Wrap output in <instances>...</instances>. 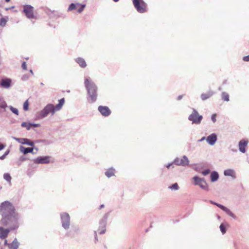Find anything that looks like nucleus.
Here are the masks:
<instances>
[{
  "instance_id": "2",
  "label": "nucleus",
  "mask_w": 249,
  "mask_h": 249,
  "mask_svg": "<svg viewBox=\"0 0 249 249\" xmlns=\"http://www.w3.org/2000/svg\"><path fill=\"white\" fill-rule=\"evenodd\" d=\"M64 103L65 99L63 98L58 101V104L56 106L52 104H47L39 112V117L41 118H44L46 117L50 114H51V116H53L56 111H59L61 109Z\"/></svg>"
},
{
  "instance_id": "38",
  "label": "nucleus",
  "mask_w": 249,
  "mask_h": 249,
  "mask_svg": "<svg viewBox=\"0 0 249 249\" xmlns=\"http://www.w3.org/2000/svg\"><path fill=\"white\" fill-rule=\"evenodd\" d=\"M211 119L213 123H215L216 122V114H213L212 115Z\"/></svg>"
},
{
  "instance_id": "8",
  "label": "nucleus",
  "mask_w": 249,
  "mask_h": 249,
  "mask_svg": "<svg viewBox=\"0 0 249 249\" xmlns=\"http://www.w3.org/2000/svg\"><path fill=\"white\" fill-rule=\"evenodd\" d=\"M108 215V213L105 214L100 221L99 227L97 231L100 234H103L105 232Z\"/></svg>"
},
{
  "instance_id": "20",
  "label": "nucleus",
  "mask_w": 249,
  "mask_h": 249,
  "mask_svg": "<svg viewBox=\"0 0 249 249\" xmlns=\"http://www.w3.org/2000/svg\"><path fill=\"white\" fill-rule=\"evenodd\" d=\"M19 150L20 151L24 154H27L28 153H32L33 154L35 153L33 152L34 148L33 147H25L23 146H20Z\"/></svg>"
},
{
  "instance_id": "25",
  "label": "nucleus",
  "mask_w": 249,
  "mask_h": 249,
  "mask_svg": "<svg viewBox=\"0 0 249 249\" xmlns=\"http://www.w3.org/2000/svg\"><path fill=\"white\" fill-rule=\"evenodd\" d=\"M10 231L9 229H4L1 227V239L5 238L8 235L9 232Z\"/></svg>"
},
{
  "instance_id": "24",
  "label": "nucleus",
  "mask_w": 249,
  "mask_h": 249,
  "mask_svg": "<svg viewBox=\"0 0 249 249\" xmlns=\"http://www.w3.org/2000/svg\"><path fill=\"white\" fill-rule=\"evenodd\" d=\"M105 175L107 178H110L115 175V169L114 168H110L105 172Z\"/></svg>"
},
{
  "instance_id": "47",
  "label": "nucleus",
  "mask_w": 249,
  "mask_h": 249,
  "mask_svg": "<svg viewBox=\"0 0 249 249\" xmlns=\"http://www.w3.org/2000/svg\"><path fill=\"white\" fill-rule=\"evenodd\" d=\"M4 147V146L3 144L1 143V150L3 149Z\"/></svg>"
},
{
  "instance_id": "16",
  "label": "nucleus",
  "mask_w": 249,
  "mask_h": 249,
  "mask_svg": "<svg viewBox=\"0 0 249 249\" xmlns=\"http://www.w3.org/2000/svg\"><path fill=\"white\" fill-rule=\"evenodd\" d=\"M4 245H7L9 249H18L19 245V243L18 242L17 239L15 238L11 244H8L7 240H5Z\"/></svg>"
},
{
  "instance_id": "44",
  "label": "nucleus",
  "mask_w": 249,
  "mask_h": 249,
  "mask_svg": "<svg viewBox=\"0 0 249 249\" xmlns=\"http://www.w3.org/2000/svg\"><path fill=\"white\" fill-rule=\"evenodd\" d=\"M94 236H95V242H96L98 241V239L97 238V231H94Z\"/></svg>"
},
{
  "instance_id": "48",
  "label": "nucleus",
  "mask_w": 249,
  "mask_h": 249,
  "mask_svg": "<svg viewBox=\"0 0 249 249\" xmlns=\"http://www.w3.org/2000/svg\"><path fill=\"white\" fill-rule=\"evenodd\" d=\"M30 72H31V73L32 74H34L33 71H32V70H30Z\"/></svg>"
},
{
  "instance_id": "10",
  "label": "nucleus",
  "mask_w": 249,
  "mask_h": 249,
  "mask_svg": "<svg viewBox=\"0 0 249 249\" xmlns=\"http://www.w3.org/2000/svg\"><path fill=\"white\" fill-rule=\"evenodd\" d=\"M23 12L25 14L26 17L29 19L35 18V17L34 14V7L30 5H26L23 7Z\"/></svg>"
},
{
  "instance_id": "28",
  "label": "nucleus",
  "mask_w": 249,
  "mask_h": 249,
  "mask_svg": "<svg viewBox=\"0 0 249 249\" xmlns=\"http://www.w3.org/2000/svg\"><path fill=\"white\" fill-rule=\"evenodd\" d=\"M168 189L172 191H178L179 190V187L177 183H175L168 186Z\"/></svg>"
},
{
  "instance_id": "1",
  "label": "nucleus",
  "mask_w": 249,
  "mask_h": 249,
  "mask_svg": "<svg viewBox=\"0 0 249 249\" xmlns=\"http://www.w3.org/2000/svg\"><path fill=\"white\" fill-rule=\"evenodd\" d=\"M1 224L14 229V226L18 222L19 215L9 201H6L1 203Z\"/></svg>"
},
{
  "instance_id": "53",
  "label": "nucleus",
  "mask_w": 249,
  "mask_h": 249,
  "mask_svg": "<svg viewBox=\"0 0 249 249\" xmlns=\"http://www.w3.org/2000/svg\"><path fill=\"white\" fill-rule=\"evenodd\" d=\"M10 0H5L6 2H9Z\"/></svg>"
},
{
  "instance_id": "7",
  "label": "nucleus",
  "mask_w": 249,
  "mask_h": 249,
  "mask_svg": "<svg viewBox=\"0 0 249 249\" xmlns=\"http://www.w3.org/2000/svg\"><path fill=\"white\" fill-rule=\"evenodd\" d=\"M193 179L195 181V184L196 185L199 186L201 189L205 191H209V188L208 185L206 182L204 178H200L197 176H195L193 178Z\"/></svg>"
},
{
  "instance_id": "43",
  "label": "nucleus",
  "mask_w": 249,
  "mask_h": 249,
  "mask_svg": "<svg viewBox=\"0 0 249 249\" xmlns=\"http://www.w3.org/2000/svg\"><path fill=\"white\" fill-rule=\"evenodd\" d=\"M39 126V124H32V126L38 127Z\"/></svg>"
},
{
  "instance_id": "5",
  "label": "nucleus",
  "mask_w": 249,
  "mask_h": 249,
  "mask_svg": "<svg viewBox=\"0 0 249 249\" xmlns=\"http://www.w3.org/2000/svg\"><path fill=\"white\" fill-rule=\"evenodd\" d=\"M133 4L139 13H144L147 11V4L143 0H133Z\"/></svg>"
},
{
  "instance_id": "15",
  "label": "nucleus",
  "mask_w": 249,
  "mask_h": 249,
  "mask_svg": "<svg viewBox=\"0 0 249 249\" xmlns=\"http://www.w3.org/2000/svg\"><path fill=\"white\" fill-rule=\"evenodd\" d=\"M98 109L101 114L105 117L109 116L111 113V111L109 108L106 106H100Z\"/></svg>"
},
{
  "instance_id": "13",
  "label": "nucleus",
  "mask_w": 249,
  "mask_h": 249,
  "mask_svg": "<svg viewBox=\"0 0 249 249\" xmlns=\"http://www.w3.org/2000/svg\"><path fill=\"white\" fill-rule=\"evenodd\" d=\"M12 85V80L9 78H2L1 79V87L6 89H9Z\"/></svg>"
},
{
  "instance_id": "17",
  "label": "nucleus",
  "mask_w": 249,
  "mask_h": 249,
  "mask_svg": "<svg viewBox=\"0 0 249 249\" xmlns=\"http://www.w3.org/2000/svg\"><path fill=\"white\" fill-rule=\"evenodd\" d=\"M217 139V135L215 133H213L206 138V141L210 145H213L216 142Z\"/></svg>"
},
{
  "instance_id": "45",
  "label": "nucleus",
  "mask_w": 249,
  "mask_h": 249,
  "mask_svg": "<svg viewBox=\"0 0 249 249\" xmlns=\"http://www.w3.org/2000/svg\"><path fill=\"white\" fill-rule=\"evenodd\" d=\"M183 97V95H179L178 97V100H181Z\"/></svg>"
},
{
  "instance_id": "4",
  "label": "nucleus",
  "mask_w": 249,
  "mask_h": 249,
  "mask_svg": "<svg viewBox=\"0 0 249 249\" xmlns=\"http://www.w3.org/2000/svg\"><path fill=\"white\" fill-rule=\"evenodd\" d=\"M62 227L66 230L69 229L71 225V218L68 213L64 212L60 214Z\"/></svg>"
},
{
  "instance_id": "18",
  "label": "nucleus",
  "mask_w": 249,
  "mask_h": 249,
  "mask_svg": "<svg viewBox=\"0 0 249 249\" xmlns=\"http://www.w3.org/2000/svg\"><path fill=\"white\" fill-rule=\"evenodd\" d=\"M13 139L16 140L18 142L23 144H27L30 146H34V143L33 142L31 141L30 140L26 138H17L15 137H13Z\"/></svg>"
},
{
  "instance_id": "27",
  "label": "nucleus",
  "mask_w": 249,
  "mask_h": 249,
  "mask_svg": "<svg viewBox=\"0 0 249 249\" xmlns=\"http://www.w3.org/2000/svg\"><path fill=\"white\" fill-rule=\"evenodd\" d=\"M221 98L222 100L224 101H229L230 99L229 94L226 92H222L221 94Z\"/></svg>"
},
{
  "instance_id": "51",
  "label": "nucleus",
  "mask_w": 249,
  "mask_h": 249,
  "mask_svg": "<svg viewBox=\"0 0 249 249\" xmlns=\"http://www.w3.org/2000/svg\"><path fill=\"white\" fill-rule=\"evenodd\" d=\"M115 2H117L119 0H113Z\"/></svg>"
},
{
  "instance_id": "9",
  "label": "nucleus",
  "mask_w": 249,
  "mask_h": 249,
  "mask_svg": "<svg viewBox=\"0 0 249 249\" xmlns=\"http://www.w3.org/2000/svg\"><path fill=\"white\" fill-rule=\"evenodd\" d=\"M173 163L178 166H186L189 164V160L186 156H183L181 159L176 158L173 161Z\"/></svg>"
},
{
  "instance_id": "22",
  "label": "nucleus",
  "mask_w": 249,
  "mask_h": 249,
  "mask_svg": "<svg viewBox=\"0 0 249 249\" xmlns=\"http://www.w3.org/2000/svg\"><path fill=\"white\" fill-rule=\"evenodd\" d=\"M75 61L79 65V66L81 67H82L83 68L86 67V66H87L86 62L85 60L83 58L77 57L75 59Z\"/></svg>"
},
{
  "instance_id": "46",
  "label": "nucleus",
  "mask_w": 249,
  "mask_h": 249,
  "mask_svg": "<svg viewBox=\"0 0 249 249\" xmlns=\"http://www.w3.org/2000/svg\"><path fill=\"white\" fill-rule=\"evenodd\" d=\"M172 163H170L169 164H168L167 165H166V167L167 168H169L170 167V166L172 165Z\"/></svg>"
},
{
  "instance_id": "37",
  "label": "nucleus",
  "mask_w": 249,
  "mask_h": 249,
  "mask_svg": "<svg viewBox=\"0 0 249 249\" xmlns=\"http://www.w3.org/2000/svg\"><path fill=\"white\" fill-rule=\"evenodd\" d=\"M9 150H7L5 152V153L1 156V160H3L4 159L5 157L9 154Z\"/></svg>"
},
{
  "instance_id": "36",
  "label": "nucleus",
  "mask_w": 249,
  "mask_h": 249,
  "mask_svg": "<svg viewBox=\"0 0 249 249\" xmlns=\"http://www.w3.org/2000/svg\"><path fill=\"white\" fill-rule=\"evenodd\" d=\"M85 5L83 4L81 6V7L78 9V12L81 13L84 10Z\"/></svg>"
},
{
  "instance_id": "12",
  "label": "nucleus",
  "mask_w": 249,
  "mask_h": 249,
  "mask_svg": "<svg viewBox=\"0 0 249 249\" xmlns=\"http://www.w3.org/2000/svg\"><path fill=\"white\" fill-rule=\"evenodd\" d=\"M49 156L38 157L34 159L33 161L36 164H47L50 162Z\"/></svg>"
},
{
  "instance_id": "41",
  "label": "nucleus",
  "mask_w": 249,
  "mask_h": 249,
  "mask_svg": "<svg viewBox=\"0 0 249 249\" xmlns=\"http://www.w3.org/2000/svg\"><path fill=\"white\" fill-rule=\"evenodd\" d=\"M7 107L6 103L5 102H1V108H5Z\"/></svg>"
},
{
  "instance_id": "40",
  "label": "nucleus",
  "mask_w": 249,
  "mask_h": 249,
  "mask_svg": "<svg viewBox=\"0 0 249 249\" xmlns=\"http://www.w3.org/2000/svg\"><path fill=\"white\" fill-rule=\"evenodd\" d=\"M243 59L245 61H249V55L248 56H244Z\"/></svg>"
},
{
  "instance_id": "34",
  "label": "nucleus",
  "mask_w": 249,
  "mask_h": 249,
  "mask_svg": "<svg viewBox=\"0 0 249 249\" xmlns=\"http://www.w3.org/2000/svg\"><path fill=\"white\" fill-rule=\"evenodd\" d=\"M76 8V4L74 3H71L70 5L69 8H68V11H71L72 10H74Z\"/></svg>"
},
{
  "instance_id": "33",
  "label": "nucleus",
  "mask_w": 249,
  "mask_h": 249,
  "mask_svg": "<svg viewBox=\"0 0 249 249\" xmlns=\"http://www.w3.org/2000/svg\"><path fill=\"white\" fill-rule=\"evenodd\" d=\"M210 173V170L209 169H207L204 170L201 172V174L204 176L208 175Z\"/></svg>"
},
{
  "instance_id": "50",
  "label": "nucleus",
  "mask_w": 249,
  "mask_h": 249,
  "mask_svg": "<svg viewBox=\"0 0 249 249\" xmlns=\"http://www.w3.org/2000/svg\"><path fill=\"white\" fill-rule=\"evenodd\" d=\"M9 9H10V8H5V10H6V11L8 10Z\"/></svg>"
},
{
  "instance_id": "31",
  "label": "nucleus",
  "mask_w": 249,
  "mask_h": 249,
  "mask_svg": "<svg viewBox=\"0 0 249 249\" xmlns=\"http://www.w3.org/2000/svg\"><path fill=\"white\" fill-rule=\"evenodd\" d=\"M23 108L24 110L27 111L29 109V102L28 100H27L25 101V102L23 104Z\"/></svg>"
},
{
  "instance_id": "49",
  "label": "nucleus",
  "mask_w": 249,
  "mask_h": 249,
  "mask_svg": "<svg viewBox=\"0 0 249 249\" xmlns=\"http://www.w3.org/2000/svg\"><path fill=\"white\" fill-rule=\"evenodd\" d=\"M104 205H101V206H100V208H104Z\"/></svg>"
},
{
  "instance_id": "39",
  "label": "nucleus",
  "mask_w": 249,
  "mask_h": 249,
  "mask_svg": "<svg viewBox=\"0 0 249 249\" xmlns=\"http://www.w3.org/2000/svg\"><path fill=\"white\" fill-rule=\"evenodd\" d=\"M22 68L23 69L25 70H27V65H26V62H24L22 64Z\"/></svg>"
},
{
  "instance_id": "35",
  "label": "nucleus",
  "mask_w": 249,
  "mask_h": 249,
  "mask_svg": "<svg viewBox=\"0 0 249 249\" xmlns=\"http://www.w3.org/2000/svg\"><path fill=\"white\" fill-rule=\"evenodd\" d=\"M7 19L4 18H1V26H5L6 22H7Z\"/></svg>"
},
{
  "instance_id": "26",
  "label": "nucleus",
  "mask_w": 249,
  "mask_h": 249,
  "mask_svg": "<svg viewBox=\"0 0 249 249\" xmlns=\"http://www.w3.org/2000/svg\"><path fill=\"white\" fill-rule=\"evenodd\" d=\"M3 178L5 179L9 184V186L11 185V177L8 173H5L3 175Z\"/></svg>"
},
{
  "instance_id": "30",
  "label": "nucleus",
  "mask_w": 249,
  "mask_h": 249,
  "mask_svg": "<svg viewBox=\"0 0 249 249\" xmlns=\"http://www.w3.org/2000/svg\"><path fill=\"white\" fill-rule=\"evenodd\" d=\"M219 228H220V231H221V232L223 234H224L226 233V228L225 225L224 224H223V223L221 224L220 225Z\"/></svg>"
},
{
  "instance_id": "23",
  "label": "nucleus",
  "mask_w": 249,
  "mask_h": 249,
  "mask_svg": "<svg viewBox=\"0 0 249 249\" xmlns=\"http://www.w3.org/2000/svg\"><path fill=\"white\" fill-rule=\"evenodd\" d=\"M211 180L212 182H215L217 181L219 178V174L216 171H213L211 173Z\"/></svg>"
},
{
  "instance_id": "42",
  "label": "nucleus",
  "mask_w": 249,
  "mask_h": 249,
  "mask_svg": "<svg viewBox=\"0 0 249 249\" xmlns=\"http://www.w3.org/2000/svg\"><path fill=\"white\" fill-rule=\"evenodd\" d=\"M206 140V138L205 137H203L201 139L198 140V142H202L203 141Z\"/></svg>"
},
{
  "instance_id": "6",
  "label": "nucleus",
  "mask_w": 249,
  "mask_h": 249,
  "mask_svg": "<svg viewBox=\"0 0 249 249\" xmlns=\"http://www.w3.org/2000/svg\"><path fill=\"white\" fill-rule=\"evenodd\" d=\"M203 119L202 115L199 114L197 111L193 108L192 113L189 115L188 120L192 122L193 124H199Z\"/></svg>"
},
{
  "instance_id": "14",
  "label": "nucleus",
  "mask_w": 249,
  "mask_h": 249,
  "mask_svg": "<svg viewBox=\"0 0 249 249\" xmlns=\"http://www.w3.org/2000/svg\"><path fill=\"white\" fill-rule=\"evenodd\" d=\"M249 141L246 139H242L239 142L238 147L239 151L245 153L246 151V147L248 145Z\"/></svg>"
},
{
  "instance_id": "29",
  "label": "nucleus",
  "mask_w": 249,
  "mask_h": 249,
  "mask_svg": "<svg viewBox=\"0 0 249 249\" xmlns=\"http://www.w3.org/2000/svg\"><path fill=\"white\" fill-rule=\"evenodd\" d=\"M21 126L23 127H26L27 130H29L32 126V124L23 122L21 124Z\"/></svg>"
},
{
  "instance_id": "19",
  "label": "nucleus",
  "mask_w": 249,
  "mask_h": 249,
  "mask_svg": "<svg viewBox=\"0 0 249 249\" xmlns=\"http://www.w3.org/2000/svg\"><path fill=\"white\" fill-rule=\"evenodd\" d=\"M224 175L226 177H231L232 179L236 178V172L232 169H227L224 171Z\"/></svg>"
},
{
  "instance_id": "21",
  "label": "nucleus",
  "mask_w": 249,
  "mask_h": 249,
  "mask_svg": "<svg viewBox=\"0 0 249 249\" xmlns=\"http://www.w3.org/2000/svg\"><path fill=\"white\" fill-rule=\"evenodd\" d=\"M214 94V92L213 91L209 90L207 93H202L200 96L201 99L202 100L205 101V100L210 98Z\"/></svg>"
},
{
  "instance_id": "56",
  "label": "nucleus",
  "mask_w": 249,
  "mask_h": 249,
  "mask_svg": "<svg viewBox=\"0 0 249 249\" xmlns=\"http://www.w3.org/2000/svg\"><path fill=\"white\" fill-rule=\"evenodd\" d=\"M218 89L220 90H221V88L220 87H219V88H218Z\"/></svg>"
},
{
  "instance_id": "11",
  "label": "nucleus",
  "mask_w": 249,
  "mask_h": 249,
  "mask_svg": "<svg viewBox=\"0 0 249 249\" xmlns=\"http://www.w3.org/2000/svg\"><path fill=\"white\" fill-rule=\"evenodd\" d=\"M210 202L212 204H214V205H216V206H217L218 207H219V208H220L221 210H222L224 212H225L230 216L232 218H233L234 219L236 218V216L234 215V214L228 208L225 207L224 206H223L221 204L216 203L212 200H210Z\"/></svg>"
},
{
  "instance_id": "3",
  "label": "nucleus",
  "mask_w": 249,
  "mask_h": 249,
  "mask_svg": "<svg viewBox=\"0 0 249 249\" xmlns=\"http://www.w3.org/2000/svg\"><path fill=\"white\" fill-rule=\"evenodd\" d=\"M85 85L88 91V94L90 98V102L93 103L97 100V87L95 83L92 82L89 77L85 78Z\"/></svg>"
},
{
  "instance_id": "32",
  "label": "nucleus",
  "mask_w": 249,
  "mask_h": 249,
  "mask_svg": "<svg viewBox=\"0 0 249 249\" xmlns=\"http://www.w3.org/2000/svg\"><path fill=\"white\" fill-rule=\"evenodd\" d=\"M10 109L13 113L16 114L17 115H18V110L17 108H15V107H13L12 106H10Z\"/></svg>"
},
{
  "instance_id": "54",
  "label": "nucleus",
  "mask_w": 249,
  "mask_h": 249,
  "mask_svg": "<svg viewBox=\"0 0 249 249\" xmlns=\"http://www.w3.org/2000/svg\"><path fill=\"white\" fill-rule=\"evenodd\" d=\"M40 85H42V86H43L44 85V84L43 83H40Z\"/></svg>"
},
{
  "instance_id": "55",
  "label": "nucleus",
  "mask_w": 249,
  "mask_h": 249,
  "mask_svg": "<svg viewBox=\"0 0 249 249\" xmlns=\"http://www.w3.org/2000/svg\"><path fill=\"white\" fill-rule=\"evenodd\" d=\"M14 6H12L11 8H10V9H13V8H14Z\"/></svg>"
},
{
  "instance_id": "52",
  "label": "nucleus",
  "mask_w": 249,
  "mask_h": 249,
  "mask_svg": "<svg viewBox=\"0 0 249 249\" xmlns=\"http://www.w3.org/2000/svg\"><path fill=\"white\" fill-rule=\"evenodd\" d=\"M231 150H232V151H233V152H236V150H233V149H232Z\"/></svg>"
}]
</instances>
